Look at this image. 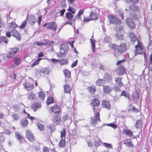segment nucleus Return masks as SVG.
Returning <instances> with one entry per match:
<instances>
[{
    "mask_svg": "<svg viewBox=\"0 0 152 152\" xmlns=\"http://www.w3.org/2000/svg\"><path fill=\"white\" fill-rule=\"evenodd\" d=\"M103 144L104 146L108 148L111 149L112 148H113L112 145L111 144H109L107 143H103Z\"/></svg>",
    "mask_w": 152,
    "mask_h": 152,
    "instance_id": "obj_47",
    "label": "nucleus"
},
{
    "mask_svg": "<svg viewBox=\"0 0 152 152\" xmlns=\"http://www.w3.org/2000/svg\"><path fill=\"white\" fill-rule=\"evenodd\" d=\"M9 26L11 28H15L18 26L16 25L15 22L12 21L9 23Z\"/></svg>",
    "mask_w": 152,
    "mask_h": 152,
    "instance_id": "obj_45",
    "label": "nucleus"
},
{
    "mask_svg": "<svg viewBox=\"0 0 152 152\" xmlns=\"http://www.w3.org/2000/svg\"><path fill=\"white\" fill-rule=\"evenodd\" d=\"M26 137L28 140L32 142H34L35 140V137L33 133L31 132V130H27L26 132Z\"/></svg>",
    "mask_w": 152,
    "mask_h": 152,
    "instance_id": "obj_4",
    "label": "nucleus"
},
{
    "mask_svg": "<svg viewBox=\"0 0 152 152\" xmlns=\"http://www.w3.org/2000/svg\"><path fill=\"white\" fill-rule=\"evenodd\" d=\"M84 10L83 9L80 10L78 13L77 17L78 18H80V16L81 15L83 14V13L84 12Z\"/></svg>",
    "mask_w": 152,
    "mask_h": 152,
    "instance_id": "obj_55",
    "label": "nucleus"
},
{
    "mask_svg": "<svg viewBox=\"0 0 152 152\" xmlns=\"http://www.w3.org/2000/svg\"><path fill=\"white\" fill-rule=\"evenodd\" d=\"M11 35L15 37L18 41L21 40V36L19 33L16 30L14 29L11 32Z\"/></svg>",
    "mask_w": 152,
    "mask_h": 152,
    "instance_id": "obj_12",
    "label": "nucleus"
},
{
    "mask_svg": "<svg viewBox=\"0 0 152 152\" xmlns=\"http://www.w3.org/2000/svg\"><path fill=\"white\" fill-rule=\"evenodd\" d=\"M93 109L96 116H99V112L101 110L100 108L98 106L93 107Z\"/></svg>",
    "mask_w": 152,
    "mask_h": 152,
    "instance_id": "obj_25",
    "label": "nucleus"
},
{
    "mask_svg": "<svg viewBox=\"0 0 152 152\" xmlns=\"http://www.w3.org/2000/svg\"><path fill=\"white\" fill-rule=\"evenodd\" d=\"M20 123L21 127H26L28 124V122L26 118H24L21 120Z\"/></svg>",
    "mask_w": 152,
    "mask_h": 152,
    "instance_id": "obj_19",
    "label": "nucleus"
},
{
    "mask_svg": "<svg viewBox=\"0 0 152 152\" xmlns=\"http://www.w3.org/2000/svg\"><path fill=\"white\" fill-rule=\"evenodd\" d=\"M101 142L100 140L96 141L94 142V145L96 147H98L100 145Z\"/></svg>",
    "mask_w": 152,
    "mask_h": 152,
    "instance_id": "obj_56",
    "label": "nucleus"
},
{
    "mask_svg": "<svg viewBox=\"0 0 152 152\" xmlns=\"http://www.w3.org/2000/svg\"><path fill=\"white\" fill-rule=\"evenodd\" d=\"M60 64L61 66H62L65 64L66 63V61L65 59H63L60 60H59Z\"/></svg>",
    "mask_w": 152,
    "mask_h": 152,
    "instance_id": "obj_52",
    "label": "nucleus"
},
{
    "mask_svg": "<svg viewBox=\"0 0 152 152\" xmlns=\"http://www.w3.org/2000/svg\"><path fill=\"white\" fill-rule=\"evenodd\" d=\"M12 117L15 120H17L19 118V117L17 114L14 113L12 115Z\"/></svg>",
    "mask_w": 152,
    "mask_h": 152,
    "instance_id": "obj_54",
    "label": "nucleus"
},
{
    "mask_svg": "<svg viewBox=\"0 0 152 152\" xmlns=\"http://www.w3.org/2000/svg\"><path fill=\"white\" fill-rule=\"evenodd\" d=\"M118 14L121 16V17L122 19H124V15L123 13L120 10L118 11Z\"/></svg>",
    "mask_w": 152,
    "mask_h": 152,
    "instance_id": "obj_64",
    "label": "nucleus"
},
{
    "mask_svg": "<svg viewBox=\"0 0 152 152\" xmlns=\"http://www.w3.org/2000/svg\"><path fill=\"white\" fill-rule=\"evenodd\" d=\"M45 95L43 91H40L38 93V97L39 99L41 101H43L45 99Z\"/></svg>",
    "mask_w": 152,
    "mask_h": 152,
    "instance_id": "obj_22",
    "label": "nucleus"
},
{
    "mask_svg": "<svg viewBox=\"0 0 152 152\" xmlns=\"http://www.w3.org/2000/svg\"><path fill=\"white\" fill-rule=\"evenodd\" d=\"M100 104V102L98 99H94L92 100L91 105L93 107L98 106Z\"/></svg>",
    "mask_w": 152,
    "mask_h": 152,
    "instance_id": "obj_29",
    "label": "nucleus"
},
{
    "mask_svg": "<svg viewBox=\"0 0 152 152\" xmlns=\"http://www.w3.org/2000/svg\"><path fill=\"white\" fill-rule=\"evenodd\" d=\"M68 1L69 6V8L67 9V10L70 11L74 14L75 13L76 11L75 9L72 7V6L73 5L75 0H68Z\"/></svg>",
    "mask_w": 152,
    "mask_h": 152,
    "instance_id": "obj_13",
    "label": "nucleus"
},
{
    "mask_svg": "<svg viewBox=\"0 0 152 152\" xmlns=\"http://www.w3.org/2000/svg\"><path fill=\"white\" fill-rule=\"evenodd\" d=\"M142 126V121L140 120H138L136 122L135 126L137 128H140Z\"/></svg>",
    "mask_w": 152,
    "mask_h": 152,
    "instance_id": "obj_38",
    "label": "nucleus"
},
{
    "mask_svg": "<svg viewBox=\"0 0 152 152\" xmlns=\"http://www.w3.org/2000/svg\"><path fill=\"white\" fill-rule=\"evenodd\" d=\"M126 22L128 26L132 29L135 28V24L132 20L131 18H128L126 19Z\"/></svg>",
    "mask_w": 152,
    "mask_h": 152,
    "instance_id": "obj_16",
    "label": "nucleus"
},
{
    "mask_svg": "<svg viewBox=\"0 0 152 152\" xmlns=\"http://www.w3.org/2000/svg\"><path fill=\"white\" fill-rule=\"evenodd\" d=\"M42 16L41 15L38 18V23L39 25H40L41 22L42 20Z\"/></svg>",
    "mask_w": 152,
    "mask_h": 152,
    "instance_id": "obj_61",
    "label": "nucleus"
},
{
    "mask_svg": "<svg viewBox=\"0 0 152 152\" xmlns=\"http://www.w3.org/2000/svg\"><path fill=\"white\" fill-rule=\"evenodd\" d=\"M27 23L26 20H25L22 22L21 25L19 26V28L20 29H23L25 27Z\"/></svg>",
    "mask_w": 152,
    "mask_h": 152,
    "instance_id": "obj_42",
    "label": "nucleus"
},
{
    "mask_svg": "<svg viewBox=\"0 0 152 152\" xmlns=\"http://www.w3.org/2000/svg\"><path fill=\"white\" fill-rule=\"evenodd\" d=\"M4 23L2 19V18L0 17V28H4Z\"/></svg>",
    "mask_w": 152,
    "mask_h": 152,
    "instance_id": "obj_48",
    "label": "nucleus"
},
{
    "mask_svg": "<svg viewBox=\"0 0 152 152\" xmlns=\"http://www.w3.org/2000/svg\"><path fill=\"white\" fill-rule=\"evenodd\" d=\"M47 44V43H43L42 42H40L38 41H36L35 42V44L37 46H42L43 45H46Z\"/></svg>",
    "mask_w": 152,
    "mask_h": 152,
    "instance_id": "obj_51",
    "label": "nucleus"
},
{
    "mask_svg": "<svg viewBox=\"0 0 152 152\" xmlns=\"http://www.w3.org/2000/svg\"><path fill=\"white\" fill-rule=\"evenodd\" d=\"M137 42L138 43L137 45H136L135 46L136 49L134 51V55L136 56L138 54H143L145 58V53H143L142 45V43L139 42L138 40H137Z\"/></svg>",
    "mask_w": 152,
    "mask_h": 152,
    "instance_id": "obj_1",
    "label": "nucleus"
},
{
    "mask_svg": "<svg viewBox=\"0 0 152 152\" xmlns=\"http://www.w3.org/2000/svg\"><path fill=\"white\" fill-rule=\"evenodd\" d=\"M42 107L41 103L39 102H34L31 106V108L34 112H36Z\"/></svg>",
    "mask_w": 152,
    "mask_h": 152,
    "instance_id": "obj_7",
    "label": "nucleus"
},
{
    "mask_svg": "<svg viewBox=\"0 0 152 152\" xmlns=\"http://www.w3.org/2000/svg\"><path fill=\"white\" fill-rule=\"evenodd\" d=\"M50 110L52 112L57 115H59L60 113V107L57 104L51 106L50 107Z\"/></svg>",
    "mask_w": 152,
    "mask_h": 152,
    "instance_id": "obj_11",
    "label": "nucleus"
},
{
    "mask_svg": "<svg viewBox=\"0 0 152 152\" xmlns=\"http://www.w3.org/2000/svg\"><path fill=\"white\" fill-rule=\"evenodd\" d=\"M102 105L103 107L108 109L111 108V106L109 102L107 101H103L102 103Z\"/></svg>",
    "mask_w": 152,
    "mask_h": 152,
    "instance_id": "obj_23",
    "label": "nucleus"
},
{
    "mask_svg": "<svg viewBox=\"0 0 152 152\" xmlns=\"http://www.w3.org/2000/svg\"><path fill=\"white\" fill-rule=\"evenodd\" d=\"M123 132L124 134L129 137L133 136V132L130 130L125 129L124 130Z\"/></svg>",
    "mask_w": 152,
    "mask_h": 152,
    "instance_id": "obj_30",
    "label": "nucleus"
},
{
    "mask_svg": "<svg viewBox=\"0 0 152 152\" xmlns=\"http://www.w3.org/2000/svg\"><path fill=\"white\" fill-rule=\"evenodd\" d=\"M131 39L132 41L134 42L135 41H137L138 40L137 39L134 34L133 33H131L129 34Z\"/></svg>",
    "mask_w": 152,
    "mask_h": 152,
    "instance_id": "obj_37",
    "label": "nucleus"
},
{
    "mask_svg": "<svg viewBox=\"0 0 152 152\" xmlns=\"http://www.w3.org/2000/svg\"><path fill=\"white\" fill-rule=\"evenodd\" d=\"M129 9L130 10L133 11H137L139 9V7L135 5L134 4L131 5L129 7Z\"/></svg>",
    "mask_w": 152,
    "mask_h": 152,
    "instance_id": "obj_34",
    "label": "nucleus"
},
{
    "mask_svg": "<svg viewBox=\"0 0 152 152\" xmlns=\"http://www.w3.org/2000/svg\"><path fill=\"white\" fill-rule=\"evenodd\" d=\"M24 88L27 91H30L34 88L33 84L30 82H27L23 84Z\"/></svg>",
    "mask_w": 152,
    "mask_h": 152,
    "instance_id": "obj_10",
    "label": "nucleus"
},
{
    "mask_svg": "<svg viewBox=\"0 0 152 152\" xmlns=\"http://www.w3.org/2000/svg\"><path fill=\"white\" fill-rule=\"evenodd\" d=\"M94 118H91V123L94 126L96 125L97 121H100L99 116H96V115H95Z\"/></svg>",
    "mask_w": 152,
    "mask_h": 152,
    "instance_id": "obj_18",
    "label": "nucleus"
},
{
    "mask_svg": "<svg viewBox=\"0 0 152 152\" xmlns=\"http://www.w3.org/2000/svg\"><path fill=\"white\" fill-rule=\"evenodd\" d=\"M65 145V139H61L59 143V145L61 147H64Z\"/></svg>",
    "mask_w": 152,
    "mask_h": 152,
    "instance_id": "obj_40",
    "label": "nucleus"
},
{
    "mask_svg": "<svg viewBox=\"0 0 152 152\" xmlns=\"http://www.w3.org/2000/svg\"><path fill=\"white\" fill-rule=\"evenodd\" d=\"M90 42L92 45V49L93 50V52H94L95 51V41L93 40L92 39H90Z\"/></svg>",
    "mask_w": 152,
    "mask_h": 152,
    "instance_id": "obj_36",
    "label": "nucleus"
},
{
    "mask_svg": "<svg viewBox=\"0 0 152 152\" xmlns=\"http://www.w3.org/2000/svg\"><path fill=\"white\" fill-rule=\"evenodd\" d=\"M58 115H54L52 120L53 123L55 126L59 124L61 121L60 117Z\"/></svg>",
    "mask_w": 152,
    "mask_h": 152,
    "instance_id": "obj_15",
    "label": "nucleus"
},
{
    "mask_svg": "<svg viewBox=\"0 0 152 152\" xmlns=\"http://www.w3.org/2000/svg\"><path fill=\"white\" fill-rule=\"evenodd\" d=\"M11 33L9 31H7L6 33V35L7 37L10 38L11 36Z\"/></svg>",
    "mask_w": 152,
    "mask_h": 152,
    "instance_id": "obj_63",
    "label": "nucleus"
},
{
    "mask_svg": "<svg viewBox=\"0 0 152 152\" xmlns=\"http://www.w3.org/2000/svg\"><path fill=\"white\" fill-rule=\"evenodd\" d=\"M121 80L122 78L121 77H117L115 78V84L120 88L123 86V85Z\"/></svg>",
    "mask_w": 152,
    "mask_h": 152,
    "instance_id": "obj_17",
    "label": "nucleus"
},
{
    "mask_svg": "<svg viewBox=\"0 0 152 152\" xmlns=\"http://www.w3.org/2000/svg\"><path fill=\"white\" fill-rule=\"evenodd\" d=\"M19 51V48L17 47L10 48V50L7 54V57L8 58L13 57Z\"/></svg>",
    "mask_w": 152,
    "mask_h": 152,
    "instance_id": "obj_2",
    "label": "nucleus"
},
{
    "mask_svg": "<svg viewBox=\"0 0 152 152\" xmlns=\"http://www.w3.org/2000/svg\"><path fill=\"white\" fill-rule=\"evenodd\" d=\"M122 29L123 27L121 26L116 27V30L117 32L115 35V37L116 39H123L124 36L121 32H119V31L122 30Z\"/></svg>",
    "mask_w": 152,
    "mask_h": 152,
    "instance_id": "obj_8",
    "label": "nucleus"
},
{
    "mask_svg": "<svg viewBox=\"0 0 152 152\" xmlns=\"http://www.w3.org/2000/svg\"><path fill=\"white\" fill-rule=\"evenodd\" d=\"M124 144L128 147H132L133 146L132 141L130 139H126L124 141Z\"/></svg>",
    "mask_w": 152,
    "mask_h": 152,
    "instance_id": "obj_27",
    "label": "nucleus"
},
{
    "mask_svg": "<svg viewBox=\"0 0 152 152\" xmlns=\"http://www.w3.org/2000/svg\"><path fill=\"white\" fill-rule=\"evenodd\" d=\"M126 46L125 43H122L119 46H118L117 49L118 51L121 53L125 52L126 49Z\"/></svg>",
    "mask_w": 152,
    "mask_h": 152,
    "instance_id": "obj_14",
    "label": "nucleus"
},
{
    "mask_svg": "<svg viewBox=\"0 0 152 152\" xmlns=\"http://www.w3.org/2000/svg\"><path fill=\"white\" fill-rule=\"evenodd\" d=\"M46 129L48 132L51 134L54 130L55 127L53 125H50L47 127Z\"/></svg>",
    "mask_w": 152,
    "mask_h": 152,
    "instance_id": "obj_32",
    "label": "nucleus"
},
{
    "mask_svg": "<svg viewBox=\"0 0 152 152\" xmlns=\"http://www.w3.org/2000/svg\"><path fill=\"white\" fill-rule=\"evenodd\" d=\"M68 24L72 25L73 27L75 25L74 20H73L72 21H69L68 22H67V24Z\"/></svg>",
    "mask_w": 152,
    "mask_h": 152,
    "instance_id": "obj_58",
    "label": "nucleus"
},
{
    "mask_svg": "<svg viewBox=\"0 0 152 152\" xmlns=\"http://www.w3.org/2000/svg\"><path fill=\"white\" fill-rule=\"evenodd\" d=\"M42 58H38L34 61L31 64V66L32 67H33L34 66L38 65L39 64L40 60L43 59Z\"/></svg>",
    "mask_w": 152,
    "mask_h": 152,
    "instance_id": "obj_33",
    "label": "nucleus"
},
{
    "mask_svg": "<svg viewBox=\"0 0 152 152\" xmlns=\"http://www.w3.org/2000/svg\"><path fill=\"white\" fill-rule=\"evenodd\" d=\"M104 81L102 79H99L96 82V84L99 86H102L103 84Z\"/></svg>",
    "mask_w": 152,
    "mask_h": 152,
    "instance_id": "obj_43",
    "label": "nucleus"
},
{
    "mask_svg": "<svg viewBox=\"0 0 152 152\" xmlns=\"http://www.w3.org/2000/svg\"><path fill=\"white\" fill-rule=\"evenodd\" d=\"M9 41V40L8 39V38L7 37H6L1 36L0 37V43H1L4 42L6 44H7L8 43Z\"/></svg>",
    "mask_w": 152,
    "mask_h": 152,
    "instance_id": "obj_28",
    "label": "nucleus"
},
{
    "mask_svg": "<svg viewBox=\"0 0 152 152\" xmlns=\"http://www.w3.org/2000/svg\"><path fill=\"white\" fill-rule=\"evenodd\" d=\"M14 66H18L20 65L22 61L21 57L19 56H16L13 58Z\"/></svg>",
    "mask_w": 152,
    "mask_h": 152,
    "instance_id": "obj_9",
    "label": "nucleus"
},
{
    "mask_svg": "<svg viewBox=\"0 0 152 152\" xmlns=\"http://www.w3.org/2000/svg\"><path fill=\"white\" fill-rule=\"evenodd\" d=\"M54 100L53 97L52 96H49L47 98L46 101V103L47 105H49L54 103Z\"/></svg>",
    "mask_w": 152,
    "mask_h": 152,
    "instance_id": "obj_26",
    "label": "nucleus"
},
{
    "mask_svg": "<svg viewBox=\"0 0 152 152\" xmlns=\"http://www.w3.org/2000/svg\"><path fill=\"white\" fill-rule=\"evenodd\" d=\"M109 22L111 23L120 24L121 23V21L115 17L114 16L110 15L108 16Z\"/></svg>",
    "mask_w": 152,
    "mask_h": 152,
    "instance_id": "obj_5",
    "label": "nucleus"
},
{
    "mask_svg": "<svg viewBox=\"0 0 152 152\" xmlns=\"http://www.w3.org/2000/svg\"><path fill=\"white\" fill-rule=\"evenodd\" d=\"M36 22V18L33 15H31L28 19V22L30 24L33 25Z\"/></svg>",
    "mask_w": 152,
    "mask_h": 152,
    "instance_id": "obj_21",
    "label": "nucleus"
},
{
    "mask_svg": "<svg viewBox=\"0 0 152 152\" xmlns=\"http://www.w3.org/2000/svg\"><path fill=\"white\" fill-rule=\"evenodd\" d=\"M106 125L108 126H111L115 129L117 127V126L113 123L108 124H107Z\"/></svg>",
    "mask_w": 152,
    "mask_h": 152,
    "instance_id": "obj_50",
    "label": "nucleus"
},
{
    "mask_svg": "<svg viewBox=\"0 0 152 152\" xmlns=\"http://www.w3.org/2000/svg\"><path fill=\"white\" fill-rule=\"evenodd\" d=\"M43 152H49V149L47 147L44 146L42 149Z\"/></svg>",
    "mask_w": 152,
    "mask_h": 152,
    "instance_id": "obj_57",
    "label": "nucleus"
},
{
    "mask_svg": "<svg viewBox=\"0 0 152 152\" xmlns=\"http://www.w3.org/2000/svg\"><path fill=\"white\" fill-rule=\"evenodd\" d=\"M109 48L113 50H116L117 49L118 45L109 42L108 44Z\"/></svg>",
    "mask_w": 152,
    "mask_h": 152,
    "instance_id": "obj_31",
    "label": "nucleus"
},
{
    "mask_svg": "<svg viewBox=\"0 0 152 152\" xmlns=\"http://www.w3.org/2000/svg\"><path fill=\"white\" fill-rule=\"evenodd\" d=\"M124 61V60L118 61L116 63L117 65H120L118 68V70L119 74L121 75H123L126 73L125 69L123 65Z\"/></svg>",
    "mask_w": 152,
    "mask_h": 152,
    "instance_id": "obj_3",
    "label": "nucleus"
},
{
    "mask_svg": "<svg viewBox=\"0 0 152 152\" xmlns=\"http://www.w3.org/2000/svg\"><path fill=\"white\" fill-rule=\"evenodd\" d=\"M104 41L105 43H109V42H110V41L111 40V38H110V37L108 36H106L105 37V38L104 39Z\"/></svg>",
    "mask_w": 152,
    "mask_h": 152,
    "instance_id": "obj_49",
    "label": "nucleus"
},
{
    "mask_svg": "<svg viewBox=\"0 0 152 152\" xmlns=\"http://www.w3.org/2000/svg\"><path fill=\"white\" fill-rule=\"evenodd\" d=\"M92 20V19L88 17H84L83 18V21L84 22H88L90 20Z\"/></svg>",
    "mask_w": 152,
    "mask_h": 152,
    "instance_id": "obj_59",
    "label": "nucleus"
},
{
    "mask_svg": "<svg viewBox=\"0 0 152 152\" xmlns=\"http://www.w3.org/2000/svg\"><path fill=\"white\" fill-rule=\"evenodd\" d=\"M15 134L16 137L18 140H20L23 139V137L18 132H16Z\"/></svg>",
    "mask_w": 152,
    "mask_h": 152,
    "instance_id": "obj_46",
    "label": "nucleus"
},
{
    "mask_svg": "<svg viewBox=\"0 0 152 152\" xmlns=\"http://www.w3.org/2000/svg\"><path fill=\"white\" fill-rule=\"evenodd\" d=\"M37 125L39 129L41 131H43L45 129L44 126L42 124L39 123H37Z\"/></svg>",
    "mask_w": 152,
    "mask_h": 152,
    "instance_id": "obj_39",
    "label": "nucleus"
},
{
    "mask_svg": "<svg viewBox=\"0 0 152 152\" xmlns=\"http://www.w3.org/2000/svg\"><path fill=\"white\" fill-rule=\"evenodd\" d=\"M35 97L36 95L34 92H31L28 94V98L31 100H34Z\"/></svg>",
    "mask_w": 152,
    "mask_h": 152,
    "instance_id": "obj_35",
    "label": "nucleus"
},
{
    "mask_svg": "<svg viewBox=\"0 0 152 152\" xmlns=\"http://www.w3.org/2000/svg\"><path fill=\"white\" fill-rule=\"evenodd\" d=\"M89 89L90 92L91 94H94L95 91V88L94 86H91L89 88Z\"/></svg>",
    "mask_w": 152,
    "mask_h": 152,
    "instance_id": "obj_44",
    "label": "nucleus"
},
{
    "mask_svg": "<svg viewBox=\"0 0 152 152\" xmlns=\"http://www.w3.org/2000/svg\"><path fill=\"white\" fill-rule=\"evenodd\" d=\"M65 131L64 130V132L63 133L61 132V139H65Z\"/></svg>",
    "mask_w": 152,
    "mask_h": 152,
    "instance_id": "obj_62",
    "label": "nucleus"
},
{
    "mask_svg": "<svg viewBox=\"0 0 152 152\" xmlns=\"http://www.w3.org/2000/svg\"><path fill=\"white\" fill-rule=\"evenodd\" d=\"M70 12H67V18L69 19H72L73 17V15L72 14H74L73 13H72V12L69 11Z\"/></svg>",
    "mask_w": 152,
    "mask_h": 152,
    "instance_id": "obj_53",
    "label": "nucleus"
},
{
    "mask_svg": "<svg viewBox=\"0 0 152 152\" xmlns=\"http://www.w3.org/2000/svg\"><path fill=\"white\" fill-rule=\"evenodd\" d=\"M48 72V70L46 68L42 69L39 72V74L41 75L42 73L44 74H47Z\"/></svg>",
    "mask_w": 152,
    "mask_h": 152,
    "instance_id": "obj_41",
    "label": "nucleus"
},
{
    "mask_svg": "<svg viewBox=\"0 0 152 152\" xmlns=\"http://www.w3.org/2000/svg\"><path fill=\"white\" fill-rule=\"evenodd\" d=\"M77 60H76L75 62L73 63L71 65V67L72 68L75 67L77 65Z\"/></svg>",
    "mask_w": 152,
    "mask_h": 152,
    "instance_id": "obj_60",
    "label": "nucleus"
},
{
    "mask_svg": "<svg viewBox=\"0 0 152 152\" xmlns=\"http://www.w3.org/2000/svg\"><path fill=\"white\" fill-rule=\"evenodd\" d=\"M112 90V88L109 86H104L103 91L104 93L107 94L110 93Z\"/></svg>",
    "mask_w": 152,
    "mask_h": 152,
    "instance_id": "obj_20",
    "label": "nucleus"
},
{
    "mask_svg": "<svg viewBox=\"0 0 152 152\" xmlns=\"http://www.w3.org/2000/svg\"><path fill=\"white\" fill-rule=\"evenodd\" d=\"M98 15L97 13L94 11H91L89 17L92 19L96 20L98 19Z\"/></svg>",
    "mask_w": 152,
    "mask_h": 152,
    "instance_id": "obj_24",
    "label": "nucleus"
},
{
    "mask_svg": "<svg viewBox=\"0 0 152 152\" xmlns=\"http://www.w3.org/2000/svg\"><path fill=\"white\" fill-rule=\"evenodd\" d=\"M46 28L50 29L56 31L57 30L58 26L57 24L55 22H49L47 24Z\"/></svg>",
    "mask_w": 152,
    "mask_h": 152,
    "instance_id": "obj_6",
    "label": "nucleus"
}]
</instances>
